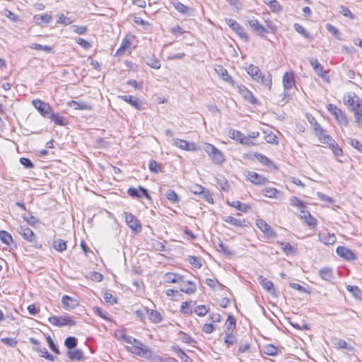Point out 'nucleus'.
Instances as JSON below:
<instances>
[{
    "label": "nucleus",
    "mask_w": 362,
    "mask_h": 362,
    "mask_svg": "<svg viewBox=\"0 0 362 362\" xmlns=\"http://www.w3.org/2000/svg\"><path fill=\"white\" fill-rule=\"evenodd\" d=\"M52 246L54 249L59 252H62L67 248L66 242L60 238H54L53 240Z\"/></svg>",
    "instance_id": "31"
},
{
    "label": "nucleus",
    "mask_w": 362,
    "mask_h": 362,
    "mask_svg": "<svg viewBox=\"0 0 362 362\" xmlns=\"http://www.w3.org/2000/svg\"><path fill=\"white\" fill-rule=\"evenodd\" d=\"M256 225L257 228L264 233L267 238L273 239L276 236V233L264 220H257Z\"/></svg>",
    "instance_id": "8"
},
{
    "label": "nucleus",
    "mask_w": 362,
    "mask_h": 362,
    "mask_svg": "<svg viewBox=\"0 0 362 362\" xmlns=\"http://www.w3.org/2000/svg\"><path fill=\"white\" fill-rule=\"evenodd\" d=\"M148 312H149L148 308L143 307L141 309H137L135 311V315L141 321H144L145 320L146 315H148Z\"/></svg>",
    "instance_id": "55"
},
{
    "label": "nucleus",
    "mask_w": 362,
    "mask_h": 362,
    "mask_svg": "<svg viewBox=\"0 0 362 362\" xmlns=\"http://www.w3.org/2000/svg\"><path fill=\"white\" fill-rule=\"evenodd\" d=\"M33 105L44 117H49L52 113V107L49 104L39 99L33 100Z\"/></svg>",
    "instance_id": "4"
},
{
    "label": "nucleus",
    "mask_w": 362,
    "mask_h": 362,
    "mask_svg": "<svg viewBox=\"0 0 362 362\" xmlns=\"http://www.w3.org/2000/svg\"><path fill=\"white\" fill-rule=\"evenodd\" d=\"M173 145L177 146V148L188 151H197V147L194 143L189 142L185 140L176 139L173 141Z\"/></svg>",
    "instance_id": "12"
},
{
    "label": "nucleus",
    "mask_w": 362,
    "mask_h": 362,
    "mask_svg": "<svg viewBox=\"0 0 362 362\" xmlns=\"http://www.w3.org/2000/svg\"><path fill=\"white\" fill-rule=\"evenodd\" d=\"M36 349L40 354L41 357L45 358L47 360L49 361H54V357L48 352L46 348L38 347Z\"/></svg>",
    "instance_id": "52"
},
{
    "label": "nucleus",
    "mask_w": 362,
    "mask_h": 362,
    "mask_svg": "<svg viewBox=\"0 0 362 362\" xmlns=\"http://www.w3.org/2000/svg\"><path fill=\"white\" fill-rule=\"evenodd\" d=\"M119 98L124 101L127 102L136 110L141 109V103L138 98L132 95H122Z\"/></svg>",
    "instance_id": "24"
},
{
    "label": "nucleus",
    "mask_w": 362,
    "mask_h": 362,
    "mask_svg": "<svg viewBox=\"0 0 362 362\" xmlns=\"http://www.w3.org/2000/svg\"><path fill=\"white\" fill-rule=\"evenodd\" d=\"M76 42L85 49H88L92 47L90 42L81 37H76Z\"/></svg>",
    "instance_id": "64"
},
{
    "label": "nucleus",
    "mask_w": 362,
    "mask_h": 362,
    "mask_svg": "<svg viewBox=\"0 0 362 362\" xmlns=\"http://www.w3.org/2000/svg\"><path fill=\"white\" fill-rule=\"evenodd\" d=\"M318 274L320 278L328 282H331L334 279L333 271L329 267H323L319 270Z\"/></svg>",
    "instance_id": "21"
},
{
    "label": "nucleus",
    "mask_w": 362,
    "mask_h": 362,
    "mask_svg": "<svg viewBox=\"0 0 362 362\" xmlns=\"http://www.w3.org/2000/svg\"><path fill=\"white\" fill-rule=\"evenodd\" d=\"M62 303L63 306L66 310H71L75 308L78 305V302L76 300L71 298L67 295H64L62 298Z\"/></svg>",
    "instance_id": "25"
},
{
    "label": "nucleus",
    "mask_w": 362,
    "mask_h": 362,
    "mask_svg": "<svg viewBox=\"0 0 362 362\" xmlns=\"http://www.w3.org/2000/svg\"><path fill=\"white\" fill-rule=\"evenodd\" d=\"M309 62L315 73L317 75L322 76L324 69L323 66L319 63L318 60L317 59L311 58Z\"/></svg>",
    "instance_id": "36"
},
{
    "label": "nucleus",
    "mask_w": 362,
    "mask_h": 362,
    "mask_svg": "<svg viewBox=\"0 0 362 362\" xmlns=\"http://www.w3.org/2000/svg\"><path fill=\"white\" fill-rule=\"evenodd\" d=\"M18 232L23 239L30 243H34L36 240V236L33 231L26 226H20L18 228Z\"/></svg>",
    "instance_id": "14"
},
{
    "label": "nucleus",
    "mask_w": 362,
    "mask_h": 362,
    "mask_svg": "<svg viewBox=\"0 0 362 362\" xmlns=\"http://www.w3.org/2000/svg\"><path fill=\"white\" fill-rule=\"evenodd\" d=\"M264 353L267 355L275 356L278 355V349L273 344H267L263 348Z\"/></svg>",
    "instance_id": "44"
},
{
    "label": "nucleus",
    "mask_w": 362,
    "mask_h": 362,
    "mask_svg": "<svg viewBox=\"0 0 362 362\" xmlns=\"http://www.w3.org/2000/svg\"><path fill=\"white\" fill-rule=\"evenodd\" d=\"M247 23L251 28L252 30L255 32L257 35L264 37L266 34L268 33L267 30L262 25L257 19L254 17L248 18L247 19Z\"/></svg>",
    "instance_id": "5"
},
{
    "label": "nucleus",
    "mask_w": 362,
    "mask_h": 362,
    "mask_svg": "<svg viewBox=\"0 0 362 362\" xmlns=\"http://www.w3.org/2000/svg\"><path fill=\"white\" fill-rule=\"evenodd\" d=\"M30 48L36 49V50H42L46 52H50L52 50V48L47 45H42L37 43H33L30 45Z\"/></svg>",
    "instance_id": "59"
},
{
    "label": "nucleus",
    "mask_w": 362,
    "mask_h": 362,
    "mask_svg": "<svg viewBox=\"0 0 362 362\" xmlns=\"http://www.w3.org/2000/svg\"><path fill=\"white\" fill-rule=\"evenodd\" d=\"M132 20L136 25H141L143 27V28L145 30H148L151 28V24L148 22L143 20L141 18L138 17L135 15L132 16Z\"/></svg>",
    "instance_id": "47"
},
{
    "label": "nucleus",
    "mask_w": 362,
    "mask_h": 362,
    "mask_svg": "<svg viewBox=\"0 0 362 362\" xmlns=\"http://www.w3.org/2000/svg\"><path fill=\"white\" fill-rule=\"evenodd\" d=\"M226 336L223 339L224 344L230 347V346L235 344L237 342V337L233 334V332H226L225 333Z\"/></svg>",
    "instance_id": "43"
},
{
    "label": "nucleus",
    "mask_w": 362,
    "mask_h": 362,
    "mask_svg": "<svg viewBox=\"0 0 362 362\" xmlns=\"http://www.w3.org/2000/svg\"><path fill=\"white\" fill-rule=\"evenodd\" d=\"M327 144L329 145L330 148L332 150L333 153L336 156H342L343 151L342 149L339 146L337 143L332 139L331 141H329V143H327Z\"/></svg>",
    "instance_id": "40"
},
{
    "label": "nucleus",
    "mask_w": 362,
    "mask_h": 362,
    "mask_svg": "<svg viewBox=\"0 0 362 362\" xmlns=\"http://www.w3.org/2000/svg\"><path fill=\"white\" fill-rule=\"evenodd\" d=\"M171 3L179 13L185 15L193 14L194 9L192 8L188 7L177 0H173Z\"/></svg>",
    "instance_id": "17"
},
{
    "label": "nucleus",
    "mask_w": 362,
    "mask_h": 362,
    "mask_svg": "<svg viewBox=\"0 0 362 362\" xmlns=\"http://www.w3.org/2000/svg\"><path fill=\"white\" fill-rule=\"evenodd\" d=\"M56 124L60 126H66L68 124L66 119L64 117L60 116L59 114L52 113L49 117Z\"/></svg>",
    "instance_id": "35"
},
{
    "label": "nucleus",
    "mask_w": 362,
    "mask_h": 362,
    "mask_svg": "<svg viewBox=\"0 0 362 362\" xmlns=\"http://www.w3.org/2000/svg\"><path fill=\"white\" fill-rule=\"evenodd\" d=\"M67 355L71 360L82 361L84 360L83 353L81 349H71L67 351Z\"/></svg>",
    "instance_id": "27"
},
{
    "label": "nucleus",
    "mask_w": 362,
    "mask_h": 362,
    "mask_svg": "<svg viewBox=\"0 0 362 362\" xmlns=\"http://www.w3.org/2000/svg\"><path fill=\"white\" fill-rule=\"evenodd\" d=\"M283 86L285 90H290L295 86V77L293 72H286L282 78Z\"/></svg>",
    "instance_id": "15"
},
{
    "label": "nucleus",
    "mask_w": 362,
    "mask_h": 362,
    "mask_svg": "<svg viewBox=\"0 0 362 362\" xmlns=\"http://www.w3.org/2000/svg\"><path fill=\"white\" fill-rule=\"evenodd\" d=\"M222 220L224 222L229 223L231 226H233L235 227H238V228H242V227H244L246 226L245 225L246 221H245V219H242V220L238 219L231 216H223V217H222Z\"/></svg>",
    "instance_id": "20"
},
{
    "label": "nucleus",
    "mask_w": 362,
    "mask_h": 362,
    "mask_svg": "<svg viewBox=\"0 0 362 362\" xmlns=\"http://www.w3.org/2000/svg\"><path fill=\"white\" fill-rule=\"evenodd\" d=\"M231 206L235 208L238 211L241 212H247L248 209H250V206L246 204L241 203L239 201H234L231 204H229Z\"/></svg>",
    "instance_id": "45"
},
{
    "label": "nucleus",
    "mask_w": 362,
    "mask_h": 362,
    "mask_svg": "<svg viewBox=\"0 0 362 362\" xmlns=\"http://www.w3.org/2000/svg\"><path fill=\"white\" fill-rule=\"evenodd\" d=\"M125 221L133 231L138 233L141 230L140 221L132 214L125 212Z\"/></svg>",
    "instance_id": "10"
},
{
    "label": "nucleus",
    "mask_w": 362,
    "mask_h": 362,
    "mask_svg": "<svg viewBox=\"0 0 362 362\" xmlns=\"http://www.w3.org/2000/svg\"><path fill=\"white\" fill-rule=\"evenodd\" d=\"M180 286V291L184 292L187 294H192L196 292L197 288L195 285H192L191 286H186V284L185 283H180L179 284Z\"/></svg>",
    "instance_id": "51"
},
{
    "label": "nucleus",
    "mask_w": 362,
    "mask_h": 362,
    "mask_svg": "<svg viewBox=\"0 0 362 362\" xmlns=\"http://www.w3.org/2000/svg\"><path fill=\"white\" fill-rule=\"evenodd\" d=\"M240 93L251 104H256L257 103V99L255 98L250 90H249L245 86L239 87Z\"/></svg>",
    "instance_id": "23"
},
{
    "label": "nucleus",
    "mask_w": 362,
    "mask_h": 362,
    "mask_svg": "<svg viewBox=\"0 0 362 362\" xmlns=\"http://www.w3.org/2000/svg\"><path fill=\"white\" fill-rule=\"evenodd\" d=\"M57 23L63 24L64 25H68L72 23V20L70 17H66L63 13H60Z\"/></svg>",
    "instance_id": "61"
},
{
    "label": "nucleus",
    "mask_w": 362,
    "mask_h": 362,
    "mask_svg": "<svg viewBox=\"0 0 362 362\" xmlns=\"http://www.w3.org/2000/svg\"><path fill=\"white\" fill-rule=\"evenodd\" d=\"M334 117L341 126H343V127L348 126L349 120H348L346 115L340 109H339L336 112V113H334Z\"/></svg>",
    "instance_id": "28"
},
{
    "label": "nucleus",
    "mask_w": 362,
    "mask_h": 362,
    "mask_svg": "<svg viewBox=\"0 0 362 362\" xmlns=\"http://www.w3.org/2000/svg\"><path fill=\"white\" fill-rule=\"evenodd\" d=\"M315 135L317 136L319 141L322 144L329 143V141L332 140V137L325 133V131L322 127V132L318 133L315 132Z\"/></svg>",
    "instance_id": "49"
},
{
    "label": "nucleus",
    "mask_w": 362,
    "mask_h": 362,
    "mask_svg": "<svg viewBox=\"0 0 362 362\" xmlns=\"http://www.w3.org/2000/svg\"><path fill=\"white\" fill-rule=\"evenodd\" d=\"M248 180L255 185H264L267 179L255 172L249 171L247 174Z\"/></svg>",
    "instance_id": "19"
},
{
    "label": "nucleus",
    "mask_w": 362,
    "mask_h": 362,
    "mask_svg": "<svg viewBox=\"0 0 362 362\" xmlns=\"http://www.w3.org/2000/svg\"><path fill=\"white\" fill-rule=\"evenodd\" d=\"M257 280L259 283L261 284L262 288L266 290L267 292L274 294L275 293V289L274 288V284L272 281L267 279L262 276H259L257 277Z\"/></svg>",
    "instance_id": "22"
},
{
    "label": "nucleus",
    "mask_w": 362,
    "mask_h": 362,
    "mask_svg": "<svg viewBox=\"0 0 362 362\" xmlns=\"http://www.w3.org/2000/svg\"><path fill=\"white\" fill-rule=\"evenodd\" d=\"M194 312L199 317L205 316L209 312V309L205 305H198L194 308Z\"/></svg>",
    "instance_id": "57"
},
{
    "label": "nucleus",
    "mask_w": 362,
    "mask_h": 362,
    "mask_svg": "<svg viewBox=\"0 0 362 362\" xmlns=\"http://www.w3.org/2000/svg\"><path fill=\"white\" fill-rule=\"evenodd\" d=\"M165 196L167 199L169 201L172 202L173 203H176L179 200L177 194L175 193L174 190L170 189H168V191L165 193Z\"/></svg>",
    "instance_id": "56"
},
{
    "label": "nucleus",
    "mask_w": 362,
    "mask_h": 362,
    "mask_svg": "<svg viewBox=\"0 0 362 362\" xmlns=\"http://www.w3.org/2000/svg\"><path fill=\"white\" fill-rule=\"evenodd\" d=\"M0 240L2 243L7 245H10L13 242V238L11 234L5 230L0 231Z\"/></svg>",
    "instance_id": "46"
},
{
    "label": "nucleus",
    "mask_w": 362,
    "mask_h": 362,
    "mask_svg": "<svg viewBox=\"0 0 362 362\" xmlns=\"http://www.w3.org/2000/svg\"><path fill=\"white\" fill-rule=\"evenodd\" d=\"M48 321L58 327H62L64 325L73 326L75 325V321L70 316H64V317H57L52 316L49 317Z\"/></svg>",
    "instance_id": "7"
},
{
    "label": "nucleus",
    "mask_w": 362,
    "mask_h": 362,
    "mask_svg": "<svg viewBox=\"0 0 362 362\" xmlns=\"http://www.w3.org/2000/svg\"><path fill=\"white\" fill-rule=\"evenodd\" d=\"M307 119H308V122H310V126L313 128V129L314 130L315 133V132H318V133L322 132L321 125L317 122V120L313 115H308Z\"/></svg>",
    "instance_id": "38"
},
{
    "label": "nucleus",
    "mask_w": 362,
    "mask_h": 362,
    "mask_svg": "<svg viewBox=\"0 0 362 362\" xmlns=\"http://www.w3.org/2000/svg\"><path fill=\"white\" fill-rule=\"evenodd\" d=\"M160 165L155 160H150L148 163V168L151 172L157 173L160 170Z\"/></svg>",
    "instance_id": "60"
},
{
    "label": "nucleus",
    "mask_w": 362,
    "mask_h": 362,
    "mask_svg": "<svg viewBox=\"0 0 362 362\" xmlns=\"http://www.w3.org/2000/svg\"><path fill=\"white\" fill-rule=\"evenodd\" d=\"M144 61L148 66L153 69H158L160 67V61L154 56H146Z\"/></svg>",
    "instance_id": "32"
},
{
    "label": "nucleus",
    "mask_w": 362,
    "mask_h": 362,
    "mask_svg": "<svg viewBox=\"0 0 362 362\" xmlns=\"http://www.w3.org/2000/svg\"><path fill=\"white\" fill-rule=\"evenodd\" d=\"M264 139L268 144H278V143H279L276 136L272 132L267 134L264 136Z\"/></svg>",
    "instance_id": "63"
},
{
    "label": "nucleus",
    "mask_w": 362,
    "mask_h": 362,
    "mask_svg": "<svg viewBox=\"0 0 362 362\" xmlns=\"http://www.w3.org/2000/svg\"><path fill=\"white\" fill-rule=\"evenodd\" d=\"M204 149L214 163L221 165L223 163L225 159L223 153L214 145L205 144Z\"/></svg>",
    "instance_id": "2"
},
{
    "label": "nucleus",
    "mask_w": 362,
    "mask_h": 362,
    "mask_svg": "<svg viewBox=\"0 0 362 362\" xmlns=\"http://www.w3.org/2000/svg\"><path fill=\"white\" fill-rule=\"evenodd\" d=\"M355 122L358 127H362V107L354 112Z\"/></svg>",
    "instance_id": "54"
},
{
    "label": "nucleus",
    "mask_w": 362,
    "mask_h": 362,
    "mask_svg": "<svg viewBox=\"0 0 362 362\" xmlns=\"http://www.w3.org/2000/svg\"><path fill=\"white\" fill-rule=\"evenodd\" d=\"M215 71L223 81L230 83L233 82L232 78L229 76L227 70L222 66H218V67L215 69Z\"/></svg>",
    "instance_id": "34"
},
{
    "label": "nucleus",
    "mask_w": 362,
    "mask_h": 362,
    "mask_svg": "<svg viewBox=\"0 0 362 362\" xmlns=\"http://www.w3.org/2000/svg\"><path fill=\"white\" fill-rule=\"evenodd\" d=\"M319 239L325 245H333L336 242V237L334 234L328 233L327 230H322L319 233Z\"/></svg>",
    "instance_id": "18"
},
{
    "label": "nucleus",
    "mask_w": 362,
    "mask_h": 362,
    "mask_svg": "<svg viewBox=\"0 0 362 362\" xmlns=\"http://www.w3.org/2000/svg\"><path fill=\"white\" fill-rule=\"evenodd\" d=\"M217 247H218L217 250L218 252H223L224 254H226L227 255H233V252L230 250V248L225 246L224 244L223 243V242L221 240L219 241Z\"/></svg>",
    "instance_id": "58"
},
{
    "label": "nucleus",
    "mask_w": 362,
    "mask_h": 362,
    "mask_svg": "<svg viewBox=\"0 0 362 362\" xmlns=\"http://www.w3.org/2000/svg\"><path fill=\"white\" fill-rule=\"evenodd\" d=\"M336 252L339 257L347 261L354 260L356 258L353 251L346 247L339 246L336 250Z\"/></svg>",
    "instance_id": "11"
},
{
    "label": "nucleus",
    "mask_w": 362,
    "mask_h": 362,
    "mask_svg": "<svg viewBox=\"0 0 362 362\" xmlns=\"http://www.w3.org/2000/svg\"><path fill=\"white\" fill-rule=\"evenodd\" d=\"M127 350L135 355L146 358H150L153 356L152 351L144 344L141 347H127Z\"/></svg>",
    "instance_id": "9"
},
{
    "label": "nucleus",
    "mask_w": 362,
    "mask_h": 362,
    "mask_svg": "<svg viewBox=\"0 0 362 362\" xmlns=\"http://www.w3.org/2000/svg\"><path fill=\"white\" fill-rule=\"evenodd\" d=\"M227 24L229 27L235 32V33L245 42L249 40L247 34L245 32L244 28L235 20L228 19L227 20Z\"/></svg>",
    "instance_id": "6"
},
{
    "label": "nucleus",
    "mask_w": 362,
    "mask_h": 362,
    "mask_svg": "<svg viewBox=\"0 0 362 362\" xmlns=\"http://www.w3.org/2000/svg\"><path fill=\"white\" fill-rule=\"evenodd\" d=\"M345 105L350 107L354 112L356 110L362 108V99L357 96L354 93H350L344 96Z\"/></svg>",
    "instance_id": "3"
},
{
    "label": "nucleus",
    "mask_w": 362,
    "mask_h": 362,
    "mask_svg": "<svg viewBox=\"0 0 362 362\" xmlns=\"http://www.w3.org/2000/svg\"><path fill=\"white\" fill-rule=\"evenodd\" d=\"M300 216L301 218H303L305 221L308 226H313L315 225V219L313 217H312L310 212L305 211V209L300 210Z\"/></svg>",
    "instance_id": "37"
},
{
    "label": "nucleus",
    "mask_w": 362,
    "mask_h": 362,
    "mask_svg": "<svg viewBox=\"0 0 362 362\" xmlns=\"http://www.w3.org/2000/svg\"><path fill=\"white\" fill-rule=\"evenodd\" d=\"M34 20L37 25L48 24L52 20V16L49 14L36 15L34 16Z\"/></svg>",
    "instance_id": "33"
},
{
    "label": "nucleus",
    "mask_w": 362,
    "mask_h": 362,
    "mask_svg": "<svg viewBox=\"0 0 362 362\" xmlns=\"http://www.w3.org/2000/svg\"><path fill=\"white\" fill-rule=\"evenodd\" d=\"M69 105L74 110H90L92 107L90 105L83 101L71 100L69 103Z\"/></svg>",
    "instance_id": "26"
},
{
    "label": "nucleus",
    "mask_w": 362,
    "mask_h": 362,
    "mask_svg": "<svg viewBox=\"0 0 362 362\" xmlns=\"http://www.w3.org/2000/svg\"><path fill=\"white\" fill-rule=\"evenodd\" d=\"M148 318L153 323H158L162 321L163 318L159 312L154 310H150L148 313Z\"/></svg>",
    "instance_id": "39"
},
{
    "label": "nucleus",
    "mask_w": 362,
    "mask_h": 362,
    "mask_svg": "<svg viewBox=\"0 0 362 362\" xmlns=\"http://www.w3.org/2000/svg\"><path fill=\"white\" fill-rule=\"evenodd\" d=\"M246 71L251 76L252 80L264 86L268 90H271L272 75L270 74H267V75L265 76L260 71L258 66L253 64L249 65L246 68Z\"/></svg>",
    "instance_id": "1"
},
{
    "label": "nucleus",
    "mask_w": 362,
    "mask_h": 362,
    "mask_svg": "<svg viewBox=\"0 0 362 362\" xmlns=\"http://www.w3.org/2000/svg\"><path fill=\"white\" fill-rule=\"evenodd\" d=\"M163 281L165 283H171V284H180L185 283V280L183 276H180L178 274L168 272L165 274L163 276Z\"/></svg>",
    "instance_id": "16"
},
{
    "label": "nucleus",
    "mask_w": 362,
    "mask_h": 362,
    "mask_svg": "<svg viewBox=\"0 0 362 362\" xmlns=\"http://www.w3.org/2000/svg\"><path fill=\"white\" fill-rule=\"evenodd\" d=\"M235 327V319L231 315H229L225 323L224 332H233Z\"/></svg>",
    "instance_id": "30"
},
{
    "label": "nucleus",
    "mask_w": 362,
    "mask_h": 362,
    "mask_svg": "<svg viewBox=\"0 0 362 362\" xmlns=\"http://www.w3.org/2000/svg\"><path fill=\"white\" fill-rule=\"evenodd\" d=\"M334 345L337 349H342L347 351H352L353 347L349 344L346 341L341 339H336Z\"/></svg>",
    "instance_id": "42"
},
{
    "label": "nucleus",
    "mask_w": 362,
    "mask_h": 362,
    "mask_svg": "<svg viewBox=\"0 0 362 362\" xmlns=\"http://www.w3.org/2000/svg\"><path fill=\"white\" fill-rule=\"evenodd\" d=\"M254 156L264 165L269 168L274 165L272 161L267 156L258 153H255Z\"/></svg>",
    "instance_id": "41"
},
{
    "label": "nucleus",
    "mask_w": 362,
    "mask_h": 362,
    "mask_svg": "<svg viewBox=\"0 0 362 362\" xmlns=\"http://www.w3.org/2000/svg\"><path fill=\"white\" fill-rule=\"evenodd\" d=\"M228 136L230 139L240 143V141H242V138H243L245 135L238 130L230 129L228 132Z\"/></svg>",
    "instance_id": "48"
},
{
    "label": "nucleus",
    "mask_w": 362,
    "mask_h": 362,
    "mask_svg": "<svg viewBox=\"0 0 362 362\" xmlns=\"http://www.w3.org/2000/svg\"><path fill=\"white\" fill-rule=\"evenodd\" d=\"M127 193L132 197L142 198L143 197H146L148 199H151V197L148 193L147 189L142 187H139L137 189L131 187L127 190Z\"/></svg>",
    "instance_id": "13"
},
{
    "label": "nucleus",
    "mask_w": 362,
    "mask_h": 362,
    "mask_svg": "<svg viewBox=\"0 0 362 362\" xmlns=\"http://www.w3.org/2000/svg\"><path fill=\"white\" fill-rule=\"evenodd\" d=\"M2 13L6 16L8 18H9L12 22H17L18 21V17L17 15H16L15 13H13L12 11H11L10 10L7 9V8H5Z\"/></svg>",
    "instance_id": "62"
},
{
    "label": "nucleus",
    "mask_w": 362,
    "mask_h": 362,
    "mask_svg": "<svg viewBox=\"0 0 362 362\" xmlns=\"http://www.w3.org/2000/svg\"><path fill=\"white\" fill-rule=\"evenodd\" d=\"M265 4H267L272 12L279 13L282 11V7L276 0H264Z\"/></svg>",
    "instance_id": "29"
},
{
    "label": "nucleus",
    "mask_w": 362,
    "mask_h": 362,
    "mask_svg": "<svg viewBox=\"0 0 362 362\" xmlns=\"http://www.w3.org/2000/svg\"><path fill=\"white\" fill-rule=\"evenodd\" d=\"M64 344L69 350L73 349L77 345V339L74 337H69L66 339Z\"/></svg>",
    "instance_id": "53"
},
{
    "label": "nucleus",
    "mask_w": 362,
    "mask_h": 362,
    "mask_svg": "<svg viewBox=\"0 0 362 362\" xmlns=\"http://www.w3.org/2000/svg\"><path fill=\"white\" fill-rule=\"evenodd\" d=\"M279 193V192L273 187L265 188L262 190L263 195L269 198L276 197V194Z\"/></svg>",
    "instance_id": "50"
}]
</instances>
